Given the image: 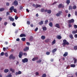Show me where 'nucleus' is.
Listing matches in <instances>:
<instances>
[{"label":"nucleus","mask_w":77,"mask_h":77,"mask_svg":"<svg viewBox=\"0 0 77 77\" xmlns=\"http://www.w3.org/2000/svg\"><path fill=\"white\" fill-rule=\"evenodd\" d=\"M55 26L56 27H57V28H58V29H59L60 28V25H59V24L58 23H57L55 24Z\"/></svg>","instance_id":"nucleus-13"},{"label":"nucleus","mask_w":77,"mask_h":77,"mask_svg":"<svg viewBox=\"0 0 77 77\" xmlns=\"http://www.w3.org/2000/svg\"><path fill=\"white\" fill-rule=\"evenodd\" d=\"M74 20L73 19H72L71 20L69 21V24H71V23H74Z\"/></svg>","instance_id":"nucleus-9"},{"label":"nucleus","mask_w":77,"mask_h":77,"mask_svg":"<svg viewBox=\"0 0 77 77\" xmlns=\"http://www.w3.org/2000/svg\"><path fill=\"white\" fill-rule=\"evenodd\" d=\"M74 37L75 38H77V34H75L74 35Z\"/></svg>","instance_id":"nucleus-63"},{"label":"nucleus","mask_w":77,"mask_h":77,"mask_svg":"<svg viewBox=\"0 0 77 77\" xmlns=\"http://www.w3.org/2000/svg\"><path fill=\"white\" fill-rule=\"evenodd\" d=\"M7 24H8L7 22H5L4 23V25L5 26H6L7 25Z\"/></svg>","instance_id":"nucleus-60"},{"label":"nucleus","mask_w":77,"mask_h":77,"mask_svg":"<svg viewBox=\"0 0 77 77\" xmlns=\"http://www.w3.org/2000/svg\"><path fill=\"white\" fill-rule=\"evenodd\" d=\"M27 23L28 25H30V22L29 21H27Z\"/></svg>","instance_id":"nucleus-41"},{"label":"nucleus","mask_w":77,"mask_h":77,"mask_svg":"<svg viewBox=\"0 0 77 77\" xmlns=\"http://www.w3.org/2000/svg\"><path fill=\"white\" fill-rule=\"evenodd\" d=\"M49 41H50V39H47L45 40V42L46 43L48 42H49Z\"/></svg>","instance_id":"nucleus-27"},{"label":"nucleus","mask_w":77,"mask_h":77,"mask_svg":"<svg viewBox=\"0 0 77 77\" xmlns=\"http://www.w3.org/2000/svg\"><path fill=\"white\" fill-rule=\"evenodd\" d=\"M70 66L72 68H74V67H75V65L72 64L70 65Z\"/></svg>","instance_id":"nucleus-24"},{"label":"nucleus","mask_w":77,"mask_h":77,"mask_svg":"<svg viewBox=\"0 0 77 77\" xmlns=\"http://www.w3.org/2000/svg\"><path fill=\"white\" fill-rule=\"evenodd\" d=\"M22 61L23 63H27V62H28V59L27 58H25L23 59H22Z\"/></svg>","instance_id":"nucleus-3"},{"label":"nucleus","mask_w":77,"mask_h":77,"mask_svg":"<svg viewBox=\"0 0 77 77\" xmlns=\"http://www.w3.org/2000/svg\"><path fill=\"white\" fill-rule=\"evenodd\" d=\"M42 62V60H39L36 61L37 63H41Z\"/></svg>","instance_id":"nucleus-31"},{"label":"nucleus","mask_w":77,"mask_h":77,"mask_svg":"<svg viewBox=\"0 0 77 77\" xmlns=\"http://www.w3.org/2000/svg\"><path fill=\"white\" fill-rule=\"evenodd\" d=\"M23 54V52L22 51H20L19 53V58H21L22 57V56Z\"/></svg>","instance_id":"nucleus-5"},{"label":"nucleus","mask_w":77,"mask_h":77,"mask_svg":"<svg viewBox=\"0 0 77 77\" xmlns=\"http://www.w3.org/2000/svg\"><path fill=\"white\" fill-rule=\"evenodd\" d=\"M69 28L71 27H72V25H71V24H69Z\"/></svg>","instance_id":"nucleus-59"},{"label":"nucleus","mask_w":77,"mask_h":77,"mask_svg":"<svg viewBox=\"0 0 77 77\" xmlns=\"http://www.w3.org/2000/svg\"><path fill=\"white\" fill-rule=\"evenodd\" d=\"M57 51V49L55 48L52 51V53H54L55 52H56Z\"/></svg>","instance_id":"nucleus-18"},{"label":"nucleus","mask_w":77,"mask_h":77,"mask_svg":"<svg viewBox=\"0 0 77 77\" xmlns=\"http://www.w3.org/2000/svg\"><path fill=\"white\" fill-rule=\"evenodd\" d=\"M49 25L50 27H53V23H52V22H50L49 24Z\"/></svg>","instance_id":"nucleus-22"},{"label":"nucleus","mask_w":77,"mask_h":77,"mask_svg":"<svg viewBox=\"0 0 77 77\" xmlns=\"http://www.w3.org/2000/svg\"><path fill=\"white\" fill-rule=\"evenodd\" d=\"M7 77H12V75L11 74H9L7 76Z\"/></svg>","instance_id":"nucleus-44"},{"label":"nucleus","mask_w":77,"mask_h":77,"mask_svg":"<svg viewBox=\"0 0 77 77\" xmlns=\"http://www.w3.org/2000/svg\"><path fill=\"white\" fill-rule=\"evenodd\" d=\"M26 44L28 45H30V43L29 42H26Z\"/></svg>","instance_id":"nucleus-61"},{"label":"nucleus","mask_w":77,"mask_h":77,"mask_svg":"<svg viewBox=\"0 0 77 77\" xmlns=\"http://www.w3.org/2000/svg\"><path fill=\"white\" fill-rule=\"evenodd\" d=\"M13 11L14 12H15V13H17V10L16 9H14Z\"/></svg>","instance_id":"nucleus-53"},{"label":"nucleus","mask_w":77,"mask_h":77,"mask_svg":"<svg viewBox=\"0 0 77 77\" xmlns=\"http://www.w3.org/2000/svg\"><path fill=\"white\" fill-rule=\"evenodd\" d=\"M74 28L75 29H77V25H74Z\"/></svg>","instance_id":"nucleus-49"},{"label":"nucleus","mask_w":77,"mask_h":77,"mask_svg":"<svg viewBox=\"0 0 77 77\" xmlns=\"http://www.w3.org/2000/svg\"><path fill=\"white\" fill-rule=\"evenodd\" d=\"M47 13L48 14H51V10H48Z\"/></svg>","instance_id":"nucleus-35"},{"label":"nucleus","mask_w":77,"mask_h":77,"mask_svg":"<svg viewBox=\"0 0 77 77\" xmlns=\"http://www.w3.org/2000/svg\"><path fill=\"white\" fill-rule=\"evenodd\" d=\"M8 18L11 21H13V22H14V18L11 17H9Z\"/></svg>","instance_id":"nucleus-8"},{"label":"nucleus","mask_w":77,"mask_h":77,"mask_svg":"<svg viewBox=\"0 0 77 77\" xmlns=\"http://www.w3.org/2000/svg\"><path fill=\"white\" fill-rule=\"evenodd\" d=\"M41 12H44L45 11V9H44V8H42L41 10Z\"/></svg>","instance_id":"nucleus-33"},{"label":"nucleus","mask_w":77,"mask_h":77,"mask_svg":"<svg viewBox=\"0 0 77 77\" xmlns=\"http://www.w3.org/2000/svg\"><path fill=\"white\" fill-rule=\"evenodd\" d=\"M43 24H44V21H41L39 23V25H42Z\"/></svg>","instance_id":"nucleus-17"},{"label":"nucleus","mask_w":77,"mask_h":77,"mask_svg":"<svg viewBox=\"0 0 77 77\" xmlns=\"http://www.w3.org/2000/svg\"><path fill=\"white\" fill-rule=\"evenodd\" d=\"M56 43V40H54V41L52 42V44H54Z\"/></svg>","instance_id":"nucleus-34"},{"label":"nucleus","mask_w":77,"mask_h":77,"mask_svg":"<svg viewBox=\"0 0 77 77\" xmlns=\"http://www.w3.org/2000/svg\"><path fill=\"white\" fill-rule=\"evenodd\" d=\"M29 40L30 41H32V40H33V37L32 36L29 39Z\"/></svg>","instance_id":"nucleus-47"},{"label":"nucleus","mask_w":77,"mask_h":77,"mask_svg":"<svg viewBox=\"0 0 77 77\" xmlns=\"http://www.w3.org/2000/svg\"><path fill=\"white\" fill-rule=\"evenodd\" d=\"M29 50V47H26L23 49V51L25 52Z\"/></svg>","instance_id":"nucleus-6"},{"label":"nucleus","mask_w":77,"mask_h":77,"mask_svg":"<svg viewBox=\"0 0 77 77\" xmlns=\"http://www.w3.org/2000/svg\"><path fill=\"white\" fill-rule=\"evenodd\" d=\"M10 70L13 73H14L15 72V70L12 69V68H10Z\"/></svg>","instance_id":"nucleus-26"},{"label":"nucleus","mask_w":77,"mask_h":77,"mask_svg":"<svg viewBox=\"0 0 77 77\" xmlns=\"http://www.w3.org/2000/svg\"><path fill=\"white\" fill-rule=\"evenodd\" d=\"M4 52H2L1 53V56H3V55H4Z\"/></svg>","instance_id":"nucleus-56"},{"label":"nucleus","mask_w":77,"mask_h":77,"mask_svg":"<svg viewBox=\"0 0 77 77\" xmlns=\"http://www.w3.org/2000/svg\"><path fill=\"white\" fill-rule=\"evenodd\" d=\"M46 76H47L46 74L44 73L42 75V77H46Z\"/></svg>","instance_id":"nucleus-39"},{"label":"nucleus","mask_w":77,"mask_h":77,"mask_svg":"<svg viewBox=\"0 0 77 77\" xmlns=\"http://www.w3.org/2000/svg\"><path fill=\"white\" fill-rule=\"evenodd\" d=\"M41 38L43 40H44V39H45V36L44 35H42L41 36Z\"/></svg>","instance_id":"nucleus-19"},{"label":"nucleus","mask_w":77,"mask_h":77,"mask_svg":"<svg viewBox=\"0 0 77 77\" xmlns=\"http://www.w3.org/2000/svg\"><path fill=\"white\" fill-rule=\"evenodd\" d=\"M12 25L13 26H14V27H15L16 25L15 24V23H12Z\"/></svg>","instance_id":"nucleus-51"},{"label":"nucleus","mask_w":77,"mask_h":77,"mask_svg":"<svg viewBox=\"0 0 77 77\" xmlns=\"http://www.w3.org/2000/svg\"><path fill=\"white\" fill-rule=\"evenodd\" d=\"M23 55L26 56L27 55V53L25 52L23 53Z\"/></svg>","instance_id":"nucleus-54"},{"label":"nucleus","mask_w":77,"mask_h":77,"mask_svg":"<svg viewBox=\"0 0 77 77\" xmlns=\"http://www.w3.org/2000/svg\"><path fill=\"white\" fill-rule=\"evenodd\" d=\"M58 8H64V6L63 5H62V4H60L58 6Z\"/></svg>","instance_id":"nucleus-7"},{"label":"nucleus","mask_w":77,"mask_h":77,"mask_svg":"<svg viewBox=\"0 0 77 77\" xmlns=\"http://www.w3.org/2000/svg\"><path fill=\"white\" fill-rule=\"evenodd\" d=\"M38 57H35L34 58H33L32 60V61H35V60H38Z\"/></svg>","instance_id":"nucleus-11"},{"label":"nucleus","mask_w":77,"mask_h":77,"mask_svg":"<svg viewBox=\"0 0 77 77\" xmlns=\"http://www.w3.org/2000/svg\"><path fill=\"white\" fill-rule=\"evenodd\" d=\"M21 40L23 41H26V38H21Z\"/></svg>","instance_id":"nucleus-38"},{"label":"nucleus","mask_w":77,"mask_h":77,"mask_svg":"<svg viewBox=\"0 0 77 77\" xmlns=\"http://www.w3.org/2000/svg\"><path fill=\"white\" fill-rule=\"evenodd\" d=\"M12 57H13V55L11 54L9 57V59H12Z\"/></svg>","instance_id":"nucleus-30"},{"label":"nucleus","mask_w":77,"mask_h":77,"mask_svg":"<svg viewBox=\"0 0 77 77\" xmlns=\"http://www.w3.org/2000/svg\"><path fill=\"white\" fill-rule=\"evenodd\" d=\"M35 75H39V72H36L35 73Z\"/></svg>","instance_id":"nucleus-52"},{"label":"nucleus","mask_w":77,"mask_h":77,"mask_svg":"<svg viewBox=\"0 0 77 77\" xmlns=\"http://www.w3.org/2000/svg\"><path fill=\"white\" fill-rule=\"evenodd\" d=\"M66 3L67 5H69L70 3V0H67L66 1Z\"/></svg>","instance_id":"nucleus-23"},{"label":"nucleus","mask_w":77,"mask_h":77,"mask_svg":"<svg viewBox=\"0 0 77 77\" xmlns=\"http://www.w3.org/2000/svg\"><path fill=\"white\" fill-rule=\"evenodd\" d=\"M62 11H59L58 13H57L56 14V16L57 17H60V15H62L63 14Z\"/></svg>","instance_id":"nucleus-2"},{"label":"nucleus","mask_w":77,"mask_h":77,"mask_svg":"<svg viewBox=\"0 0 77 77\" xmlns=\"http://www.w3.org/2000/svg\"><path fill=\"white\" fill-rule=\"evenodd\" d=\"M57 38L58 39H62V37L60 35H57Z\"/></svg>","instance_id":"nucleus-20"},{"label":"nucleus","mask_w":77,"mask_h":77,"mask_svg":"<svg viewBox=\"0 0 77 77\" xmlns=\"http://www.w3.org/2000/svg\"><path fill=\"white\" fill-rule=\"evenodd\" d=\"M69 37L71 39H73V36L72 34H70L69 35Z\"/></svg>","instance_id":"nucleus-28"},{"label":"nucleus","mask_w":77,"mask_h":77,"mask_svg":"<svg viewBox=\"0 0 77 77\" xmlns=\"http://www.w3.org/2000/svg\"><path fill=\"white\" fill-rule=\"evenodd\" d=\"M10 14V12L8 11L6 12V16Z\"/></svg>","instance_id":"nucleus-37"},{"label":"nucleus","mask_w":77,"mask_h":77,"mask_svg":"<svg viewBox=\"0 0 77 77\" xmlns=\"http://www.w3.org/2000/svg\"><path fill=\"white\" fill-rule=\"evenodd\" d=\"M13 5H14V6H17L18 5V1H17L15 0L14 2L13 3Z\"/></svg>","instance_id":"nucleus-4"},{"label":"nucleus","mask_w":77,"mask_h":77,"mask_svg":"<svg viewBox=\"0 0 77 77\" xmlns=\"http://www.w3.org/2000/svg\"><path fill=\"white\" fill-rule=\"evenodd\" d=\"M43 30H44L45 31H46L47 30V27H43L42 28Z\"/></svg>","instance_id":"nucleus-25"},{"label":"nucleus","mask_w":77,"mask_h":77,"mask_svg":"<svg viewBox=\"0 0 77 77\" xmlns=\"http://www.w3.org/2000/svg\"><path fill=\"white\" fill-rule=\"evenodd\" d=\"M22 73L20 71H19L18 72H16L15 74L16 75H17L18 74H21Z\"/></svg>","instance_id":"nucleus-10"},{"label":"nucleus","mask_w":77,"mask_h":77,"mask_svg":"<svg viewBox=\"0 0 77 77\" xmlns=\"http://www.w3.org/2000/svg\"><path fill=\"white\" fill-rule=\"evenodd\" d=\"M26 35L24 34H21L20 35V37H26Z\"/></svg>","instance_id":"nucleus-12"},{"label":"nucleus","mask_w":77,"mask_h":77,"mask_svg":"<svg viewBox=\"0 0 77 77\" xmlns=\"http://www.w3.org/2000/svg\"><path fill=\"white\" fill-rule=\"evenodd\" d=\"M73 60L74 61V63H77V60L75 59V58L73 57Z\"/></svg>","instance_id":"nucleus-14"},{"label":"nucleus","mask_w":77,"mask_h":77,"mask_svg":"<svg viewBox=\"0 0 77 77\" xmlns=\"http://www.w3.org/2000/svg\"><path fill=\"white\" fill-rule=\"evenodd\" d=\"M14 9V6H12L10 8V11H13Z\"/></svg>","instance_id":"nucleus-16"},{"label":"nucleus","mask_w":77,"mask_h":77,"mask_svg":"<svg viewBox=\"0 0 77 77\" xmlns=\"http://www.w3.org/2000/svg\"><path fill=\"white\" fill-rule=\"evenodd\" d=\"M5 55L6 57H8V53H5Z\"/></svg>","instance_id":"nucleus-50"},{"label":"nucleus","mask_w":77,"mask_h":77,"mask_svg":"<svg viewBox=\"0 0 77 77\" xmlns=\"http://www.w3.org/2000/svg\"><path fill=\"white\" fill-rule=\"evenodd\" d=\"M19 8L20 10H21L22 9H23V7H22V6H20Z\"/></svg>","instance_id":"nucleus-48"},{"label":"nucleus","mask_w":77,"mask_h":77,"mask_svg":"<svg viewBox=\"0 0 77 77\" xmlns=\"http://www.w3.org/2000/svg\"><path fill=\"white\" fill-rule=\"evenodd\" d=\"M77 8V7H76V6L74 5L72 7V9H75Z\"/></svg>","instance_id":"nucleus-36"},{"label":"nucleus","mask_w":77,"mask_h":77,"mask_svg":"<svg viewBox=\"0 0 77 77\" xmlns=\"http://www.w3.org/2000/svg\"><path fill=\"white\" fill-rule=\"evenodd\" d=\"M68 52H65L64 54L63 55V56L64 57H66V56H68Z\"/></svg>","instance_id":"nucleus-15"},{"label":"nucleus","mask_w":77,"mask_h":77,"mask_svg":"<svg viewBox=\"0 0 77 77\" xmlns=\"http://www.w3.org/2000/svg\"><path fill=\"white\" fill-rule=\"evenodd\" d=\"M74 49L75 50H77V46H75L74 47Z\"/></svg>","instance_id":"nucleus-40"},{"label":"nucleus","mask_w":77,"mask_h":77,"mask_svg":"<svg viewBox=\"0 0 77 77\" xmlns=\"http://www.w3.org/2000/svg\"><path fill=\"white\" fill-rule=\"evenodd\" d=\"M17 41H20V38H17L16 39Z\"/></svg>","instance_id":"nucleus-64"},{"label":"nucleus","mask_w":77,"mask_h":77,"mask_svg":"<svg viewBox=\"0 0 77 77\" xmlns=\"http://www.w3.org/2000/svg\"><path fill=\"white\" fill-rule=\"evenodd\" d=\"M69 10H72V7L71 6H70L69 7Z\"/></svg>","instance_id":"nucleus-45"},{"label":"nucleus","mask_w":77,"mask_h":77,"mask_svg":"<svg viewBox=\"0 0 77 77\" xmlns=\"http://www.w3.org/2000/svg\"><path fill=\"white\" fill-rule=\"evenodd\" d=\"M18 17H17V16H15V20H17L18 19Z\"/></svg>","instance_id":"nucleus-58"},{"label":"nucleus","mask_w":77,"mask_h":77,"mask_svg":"<svg viewBox=\"0 0 77 77\" xmlns=\"http://www.w3.org/2000/svg\"><path fill=\"white\" fill-rule=\"evenodd\" d=\"M50 54V53L49 52L47 51L46 53V54H47V55H49Z\"/></svg>","instance_id":"nucleus-42"},{"label":"nucleus","mask_w":77,"mask_h":77,"mask_svg":"<svg viewBox=\"0 0 77 77\" xmlns=\"http://www.w3.org/2000/svg\"><path fill=\"white\" fill-rule=\"evenodd\" d=\"M48 22V20H45V24H47Z\"/></svg>","instance_id":"nucleus-32"},{"label":"nucleus","mask_w":77,"mask_h":77,"mask_svg":"<svg viewBox=\"0 0 77 77\" xmlns=\"http://www.w3.org/2000/svg\"><path fill=\"white\" fill-rule=\"evenodd\" d=\"M63 45H69V42H67L66 40L65 39L63 40Z\"/></svg>","instance_id":"nucleus-1"},{"label":"nucleus","mask_w":77,"mask_h":77,"mask_svg":"<svg viewBox=\"0 0 77 77\" xmlns=\"http://www.w3.org/2000/svg\"><path fill=\"white\" fill-rule=\"evenodd\" d=\"M69 12V11H68V10H65V12L66 14H68V13Z\"/></svg>","instance_id":"nucleus-57"},{"label":"nucleus","mask_w":77,"mask_h":77,"mask_svg":"<svg viewBox=\"0 0 77 77\" xmlns=\"http://www.w3.org/2000/svg\"><path fill=\"white\" fill-rule=\"evenodd\" d=\"M15 59V57H14L13 56V57H12V59L13 60H14Z\"/></svg>","instance_id":"nucleus-62"},{"label":"nucleus","mask_w":77,"mask_h":77,"mask_svg":"<svg viewBox=\"0 0 77 77\" xmlns=\"http://www.w3.org/2000/svg\"><path fill=\"white\" fill-rule=\"evenodd\" d=\"M38 27H37L35 29L34 31L35 32H37V31H38Z\"/></svg>","instance_id":"nucleus-46"},{"label":"nucleus","mask_w":77,"mask_h":77,"mask_svg":"<svg viewBox=\"0 0 77 77\" xmlns=\"http://www.w3.org/2000/svg\"><path fill=\"white\" fill-rule=\"evenodd\" d=\"M72 33H73V34H75V33H76V32L75 31H73L72 32Z\"/></svg>","instance_id":"nucleus-43"},{"label":"nucleus","mask_w":77,"mask_h":77,"mask_svg":"<svg viewBox=\"0 0 77 77\" xmlns=\"http://www.w3.org/2000/svg\"><path fill=\"white\" fill-rule=\"evenodd\" d=\"M5 10V8H0V12H2Z\"/></svg>","instance_id":"nucleus-29"},{"label":"nucleus","mask_w":77,"mask_h":77,"mask_svg":"<svg viewBox=\"0 0 77 77\" xmlns=\"http://www.w3.org/2000/svg\"><path fill=\"white\" fill-rule=\"evenodd\" d=\"M4 72L5 73H7L9 72V69H5L4 71Z\"/></svg>","instance_id":"nucleus-21"},{"label":"nucleus","mask_w":77,"mask_h":77,"mask_svg":"<svg viewBox=\"0 0 77 77\" xmlns=\"http://www.w3.org/2000/svg\"><path fill=\"white\" fill-rule=\"evenodd\" d=\"M6 5H7V6H9V3L7 2L6 4Z\"/></svg>","instance_id":"nucleus-55"}]
</instances>
